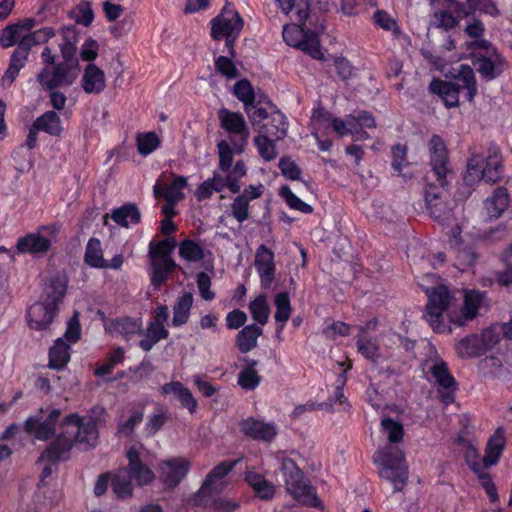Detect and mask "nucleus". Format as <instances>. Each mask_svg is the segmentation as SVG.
Wrapping results in <instances>:
<instances>
[{
  "instance_id": "nucleus-12",
  "label": "nucleus",
  "mask_w": 512,
  "mask_h": 512,
  "mask_svg": "<svg viewBox=\"0 0 512 512\" xmlns=\"http://www.w3.org/2000/svg\"><path fill=\"white\" fill-rule=\"evenodd\" d=\"M97 314L103 322L105 332L112 337L121 336L123 340L129 342L136 336L143 335V321L141 317L118 316L108 318L100 310Z\"/></svg>"
},
{
  "instance_id": "nucleus-3",
  "label": "nucleus",
  "mask_w": 512,
  "mask_h": 512,
  "mask_svg": "<svg viewBox=\"0 0 512 512\" xmlns=\"http://www.w3.org/2000/svg\"><path fill=\"white\" fill-rule=\"evenodd\" d=\"M240 462V459L232 461H222L218 463L206 475L201 487L194 494L193 502L197 507L203 509H210L212 512H234L240 504L234 499L226 497H216L210 500V497L215 493H220L223 490L221 482Z\"/></svg>"
},
{
  "instance_id": "nucleus-4",
  "label": "nucleus",
  "mask_w": 512,
  "mask_h": 512,
  "mask_svg": "<svg viewBox=\"0 0 512 512\" xmlns=\"http://www.w3.org/2000/svg\"><path fill=\"white\" fill-rule=\"evenodd\" d=\"M379 475L389 481L395 492H401L408 482V465L404 451L398 446L386 445L374 454Z\"/></svg>"
},
{
  "instance_id": "nucleus-6",
  "label": "nucleus",
  "mask_w": 512,
  "mask_h": 512,
  "mask_svg": "<svg viewBox=\"0 0 512 512\" xmlns=\"http://www.w3.org/2000/svg\"><path fill=\"white\" fill-rule=\"evenodd\" d=\"M280 471L286 486V490L300 504L319 508L322 502L317 496L315 488L305 479L303 471L296 462L284 457L281 461Z\"/></svg>"
},
{
  "instance_id": "nucleus-62",
  "label": "nucleus",
  "mask_w": 512,
  "mask_h": 512,
  "mask_svg": "<svg viewBox=\"0 0 512 512\" xmlns=\"http://www.w3.org/2000/svg\"><path fill=\"white\" fill-rule=\"evenodd\" d=\"M81 324L79 321L78 312H74L73 316L67 322V327L64 333V338L69 343H76L81 338Z\"/></svg>"
},
{
  "instance_id": "nucleus-37",
  "label": "nucleus",
  "mask_w": 512,
  "mask_h": 512,
  "mask_svg": "<svg viewBox=\"0 0 512 512\" xmlns=\"http://www.w3.org/2000/svg\"><path fill=\"white\" fill-rule=\"evenodd\" d=\"M454 78L460 85V89L466 90V99L472 102L478 91L473 69L469 65L462 64Z\"/></svg>"
},
{
  "instance_id": "nucleus-34",
  "label": "nucleus",
  "mask_w": 512,
  "mask_h": 512,
  "mask_svg": "<svg viewBox=\"0 0 512 512\" xmlns=\"http://www.w3.org/2000/svg\"><path fill=\"white\" fill-rule=\"evenodd\" d=\"M430 373L438 385V391L457 388L456 379L449 371L448 365L444 360L437 359L430 367Z\"/></svg>"
},
{
  "instance_id": "nucleus-18",
  "label": "nucleus",
  "mask_w": 512,
  "mask_h": 512,
  "mask_svg": "<svg viewBox=\"0 0 512 512\" xmlns=\"http://www.w3.org/2000/svg\"><path fill=\"white\" fill-rule=\"evenodd\" d=\"M128 460L127 467H123L131 480H135L140 487L149 485L155 478L154 472L142 461L139 451L136 447L131 446L126 452Z\"/></svg>"
},
{
  "instance_id": "nucleus-25",
  "label": "nucleus",
  "mask_w": 512,
  "mask_h": 512,
  "mask_svg": "<svg viewBox=\"0 0 512 512\" xmlns=\"http://www.w3.org/2000/svg\"><path fill=\"white\" fill-rule=\"evenodd\" d=\"M187 185L183 176H174L171 184L156 183L153 192L156 198L162 197L166 202H178L184 199L182 189Z\"/></svg>"
},
{
  "instance_id": "nucleus-16",
  "label": "nucleus",
  "mask_w": 512,
  "mask_h": 512,
  "mask_svg": "<svg viewBox=\"0 0 512 512\" xmlns=\"http://www.w3.org/2000/svg\"><path fill=\"white\" fill-rule=\"evenodd\" d=\"M190 471V462L184 457H172L158 464L159 479L166 488L177 487Z\"/></svg>"
},
{
  "instance_id": "nucleus-49",
  "label": "nucleus",
  "mask_w": 512,
  "mask_h": 512,
  "mask_svg": "<svg viewBox=\"0 0 512 512\" xmlns=\"http://www.w3.org/2000/svg\"><path fill=\"white\" fill-rule=\"evenodd\" d=\"M54 36V31L52 28L45 27L40 30H37L33 33L27 35V37H23V39L18 43L17 47H23L26 51V55H29L30 49L32 46L40 43H44L48 41L51 37Z\"/></svg>"
},
{
  "instance_id": "nucleus-47",
  "label": "nucleus",
  "mask_w": 512,
  "mask_h": 512,
  "mask_svg": "<svg viewBox=\"0 0 512 512\" xmlns=\"http://www.w3.org/2000/svg\"><path fill=\"white\" fill-rule=\"evenodd\" d=\"M481 180L486 182L484 160L482 156L474 155L468 160L464 181L468 185H473L474 183Z\"/></svg>"
},
{
  "instance_id": "nucleus-32",
  "label": "nucleus",
  "mask_w": 512,
  "mask_h": 512,
  "mask_svg": "<svg viewBox=\"0 0 512 512\" xmlns=\"http://www.w3.org/2000/svg\"><path fill=\"white\" fill-rule=\"evenodd\" d=\"M467 464L471 471L477 476L479 484L481 488L485 491L489 501L492 504L498 503L500 498L492 476L489 473L484 472L482 470L480 463L478 461H473L472 463L467 461Z\"/></svg>"
},
{
  "instance_id": "nucleus-14",
  "label": "nucleus",
  "mask_w": 512,
  "mask_h": 512,
  "mask_svg": "<svg viewBox=\"0 0 512 512\" xmlns=\"http://www.w3.org/2000/svg\"><path fill=\"white\" fill-rule=\"evenodd\" d=\"M219 120L222 128L237 137L231 140L234 150L243 153L249 138V129L243 115L223 108L219 111Z\"/></svg>"
},
{
  "instance_id": "nucleus-35",
  "label": "nucleus",
  "mask_w": 512,
  "mask_h": 512,
  "mask_svg": "<svg viewBox=\"0 0 512 512\" xmlns=\"http://www.w3.org/2000/svg\"><path fill=\"white\" fill-rule=\"evenodd\" d=\"M274 304L276 307L274 314L276 332L280 333L291 316L292 308L289 294L287 292L277 293L274 299Z\"/></svg>"
},
{
  "instance_id": "nucleus-26",
  "label": "nucleus",
  "mask_w": 512,
  "mask_h": 512,
  "mask_svg": "<svg viewBox=\"0 0 512 512\" xmlns=\"http://www.w3.org/2000/svg\"><path fill=\"white\" fill-rule=\"evenodd\" d=\"M258 132L272 137V139L283 140L287 136L288 121L278 110L270 112V118L264 125L259 126Z\"/></svg>"
},
{
  "instance_id": "nucleus-29",
  "label": "nucleus",
  "mask_w": 512,
  "mask_h": 512,
  "mask_svg": "<svg viewBox=\"0 0 512 512\" xmlns=\"http://www.w3.org/2000/svg\"><path fill=\"white\" fill-rule=\"evenodd\" d=\"M26 51L23 47H16L14 50L8 69L5 71L4 75L1 78V86L3 88H9L16 77L18 76L20 70L24 67L28 56L25 54Z\"/></svg>"
},
{
  "instance_id": "nucleus-45",
  "label": "nucleus",
  "mask_w": 512,
  "mask_h": 512,
  "mask_svg": "<svg viewBox=\"0 0 512 512\" xmlns=\"http://www.w3.org/2000/svg\"><path fill=\"white\" fill-rule=\"evenodd\" d=\"M35 128L44 131L52 136L62 133L60 116L55 111H47L34 121Z\"/></svg>"
},
{
  "instance_id": "nucleus-24",
  "label": "nucleus",
  "mask_w": 512,
  "mask_h": 512,
  "mask_svg": "<svg viewBox=\"0 0 512 512\" xmlns=\"http://www.w3.org/2000/svg\"><path fill=\"white\" fill-rule=\"evenodd\" d=\"M430 215L443 225L451 226V236L453 238L451 242L457 245L459 243L458 238L461 234V228L457 222L454 210L447 208V206L441 202H436L434 207L430 209Z\"/></svg>"
},
{
  "instance_id": "nucleus-54",
  "label": "nucleus",
  "mask_w": 512,
  "mask_h": 512,
  "mask_svg": "<svg viewBox=\"0 0 512 512\" xmlns=\"http://www.w3.org/2000/svg\"><path fill=\"white\" fill-rule=\"evenodd\" d=\"M28 34H25L20 26L17 23L6 26L0 35V44L3 48L12 47L23 39V37H27Z\"/></svg>"
},
{
  "instance_id": "nucleus-51",
  "label": "nucleus",
  "mask_w": 512,
  "mask_h": 512,
  "mask_svg": "<svg viewBox=\"0 0 512 512\" xmlns=\"http://www.w3.org/2000/svg\"><path fill=\"white\" fill-rule=\"evenodd\" d=\"M124 354L125 351L122 347L115 348L108 354L107 361L95 368L94 374L98 377L110 374L116 365L123 362Z\"/></svg>"
},
{
  "instance_id": "nucleus-53",
  "label": "nucleus",
  "mask_w": 512,
  "mask_h": 512,
  "mask_svg": "<svg viewBox=\"0 0 512 512\" xmlns=\"http://www.w3.org/2000/svg\"><path fill=\"white\" fill-rule=\"evenodd\" d=\"M234 95L244 104L245 111H249V107H253L255 95L250 82L246 79L235 83L233 87Z\"/></svg>"
},
{
  "instance_id": "nucleus-41",
  "label": "nucleus",
  "mask_w": 512,
  "mask_h": 512,
  "mask_svg": "<svg viewBox=\"0 0 512 512\" xmlns=\"http://www.w3.org/2000/svg\"><path fill=\"white\" fill-rule=\"evenodd\" d=\"M192 305L193 295L191 293L185 292L178 298L173 306L172 325L174 327H180L188 322Z\"/></svg>"
},
{
  "instance_id": "nucleus-61",
  "label": "nucleus",
  "mask_w": 512,
  "mask_h": 512,
  "mask_svg": "<svg viewBox=\"0 0 512 512\" xmlns=\"http://www.w3.org/2000/svg\"><path fill=\"white\" fill-rule=\"evenodd\" d=\"M434 24L438 28L450 30L459 24V20L446 8L434 12Z\"/></svg>"
},
{
  "instance_id": "nucleus-55",
  "label": "nucleus",
  "mask_w": 512,
  "mask_h": 512,
  "mask_svg": "<svg viewBox=\"0 0 512 512\" xmlns=\"http://www.w3.org/2000/svg\"><path fill=\"white\" fill-rule=\"evenodd\" d=\"M358 352L368 361L377 363L380 358L378 345L370 339L358 337L356 340Z\"/></svg>"
},
{
  "instance_id": "nucleus-17",
  "label": "nucleus",
  "mask_w": 512,
  "mask_h": 512,
  "mask_svg": "<svg viewBox=\"0 0 512 512\" xmlns=\"http://www.w3.org/2000/svg\"><path fill=\"white\" fill-rule=\"evenodd\" d=\"M59 313V307L52 303L42 300L33 303L27 310L26 318L28 326L36 331H45Z\"/></svg>"
},
{
  "instance_id": "nucleus-44",
  "label": "nucleus",
  "mask_w": 512,
  "mask_h": 512,
  "mask_svg": "<svg viewBox=\"0 0 512 512\" xmlns=\"http://www.w3.org/2000/svg\"><path fill=\"white\" fill-rule=\"evenodd\" d=\"M330 126L340 137L352 135L355 140L368 138L367 132L360 131L354 127V118L351 114L347 115L345 120L334 117L330 123Z\"/></svg>"
},
{
  "instance_id": "nucleus-5",
  "label": "nucleus",
  "mask_w": 512,
  "mask_h": 512,
  "mask_svg": "<svg viewBox=\"0 0 512 512\" xmlns=\"http://www.w3.org/2000/svg\"><path fill=\"white\" fill-rule=\"evenodd\" d=\"M424 292L427 296L424 318L435 333L450 334L452 332L450 318L453 317L448 316L446 319L444 313L454 299L452 292L445 284L428 287Z\"/></svg>"
},
{
  "instance_id": "nucleus-19",
  "label": "nucleus",
  "mask_w": 512,
  "mask_h": 512,
  "mask_svg": "<svg viewBox=\"0 0 512 512\" xmlns=\"http://www.w3.org/2000/svg\"><path fill=\"white\" fill-rule=\"evenodd\" d=\"M68 277L64 270L50 274L43 285L42 298L52 305L59 307L68 288Z\"/></svg>"
},
{
  "instance_id": "nucleus-11",
  "label": "nucleus",
  "mask_w": 512,
  "mask_h": 512,
  "mask_svg": "<svg viewBox=\"0 0 512 512\" xmlns=\"http://www.w3.org/2000/svg\"><path fill=\"white\" fill-rule=\"evenodd\" d=\"M78 77V68L73 63H58L53 68L45 66L37 75V81L45 90L69 87Z\"/></svg>"
},
{
  "instance_id": "nucleus-7",
  "label": "nucleus",
  "mask_w": 512,
  "mask_h": 512,
  "mask_svg": "<svg viewBox=\"0 0 512 512\" xmlns=\"http://www.w3.org/2000/svg\"><path fill=\"white\" fill-rule=\"evenodd\" d=\"M475 50L472 53V63L477 72L486 81H491L500 76L506 61L497 49L487 40L473 42Z\"/></svg>"
},
{
  "instance_id": "nucleus-22",
  "label": "nucleus",
  "mask_w": 512,
  "mask_h": 512,
  "mask_svg": "<svg viewBox=\"0 0 512 512\" xmlns=\"http://www.w3.org/2000/svg\"><path fill=\"white\" fill-rule=\"evenodd\" d=\"M506 443L507 439L504 427H497L489 437L485 446L484 457L482 459L485 468L495 466L499 463L506 448Z\"/></svg>"
},
{
  "instance_id": "nucleus-50",
  "label": "nucleus",
  "mask_w": 512,
  "mask_h": 512,
  "mask_svg": "<svg viewBox=\"0 0 512 512\" xmlns=\"http://www.w3.org/2000/svg\"><path fill=\"white\" fill-rule=\"evenodd\" d=\"M276 139H272V137L260 134L254 138V144L258 149L260 156L265 161L274 160L277 155V149L275 146Z\"/></svg>"
},
{
  "instance_id": "nucleus-43",
  "label": "nucleus",
  "mask_w": 512,
  "mask_h": 512,
  "mask_svg": "<svg viewBox=\"0 0 512 512\" xmlns=\"http://www.w3.org/2000/svg\"><path fill=\"white\" fill-rule=\"evenodd\" d=\"M381 432L387 436L388 444L396 446L403 441L405 431L403 424L390 416L381 419Z\"/></svg>"
},
{
  "instance_id": "nucleus-39",
  "label": "nucleus",
  "mask_w": 512,
  "mask_h": 512,
  "mask_svg": "<svg viewBox=\"0 0 512 512\" xmlns=\"http://www.w3.org/2000/svg\"><path fill=\"white\" fill-rule=\"evenodd\" d=\"M143 418V407L132 408L129 410V416L127 419L118 421L116 435L119 438H131L135 427L143 421Z\"/></svg>"
},
{
  "instance_id": "nucleus-27",
  "label": "nucleus",
  "mask_w": 512,
  "mask_h": 512,
  "mask_svg": "<svg viewBox=\"0 0 512 512\" xmlns=\"http://www.w3.org/2000/svg\"><path fill=\"white\" fill-rule=\"evenodd\" d=\"M81 82L83 90L88 94H99L106 87L104 72L94 64L86 66Z\"/></svg>"
},
{
  "instance_id": "nucleus-8",
  "label": "nucleus",
  "mask_w": 512,
  "mask_h": 512,
  "mask_svg": "<svg viewBox=\"0 0 512 512\" xmlns=\"http://www.w3.org/2000/svg\"><path fill=\"white\" fill-rule=\"evenodd\" d=\"M243 19L239 13L227 7L211 21V36L214 40L225 39L229 55L235 56L234 43L243 28Z\"/></svg>"
},
{
  "instance_id": "nucleus-21",
  "label": "nucleus",
  "mask_w": 512,
  "mask_h": 512,
  "mask_svg": "<svg viewBox=\"0 0 512 512\" xmlns=\"http://www.w3.org/2000/svg\"><path fill=\"white\" fill-rule=\"evenodd\" d=\"M240 429L245 436L263 442H271L277 435V429L273 423H266L253 417L244 419L240 423Z\"/></svg>"
},
{
  "instance_id": "nucleus-59",
  "label": "nucleus",
  "mask_w": 512,
  "mask_h": 512,
  "mask_svg": "<svg viewBox=\"0 0 512 512\" xmlns=\"http://www.w3.org/2000/svg\"><path fill=\"white\" fill-rule=\"evenodd\" d=\"M160 144V140L155 132L139 134L137 136V148L141 155L152 153Z\"/></svg>"
},
{
  "instance_id": "nucleus-9",
  "label": "nucleus",
  "mask_w": 512,
  "mask_h": 512,
  "mask_svg": "<svg viewBox=\"0 0 512 512\" xmlns=\"http://www.w3.org/2000/svg\"><path fill=\"white\" fill-rule=\"evenodd\" d=\"M61 410L58 408H41L35 415L24 422V431L39 441H47L56 436V427L60 426Z\"/></svg>"
},
{
  "instance_id": "nucleus-15",
  "label": "nucleus",
  "mask_w": 512,
  "mask_h": 512,
  "mask_svg": "<svg viewBox=\"0 0 512 512\" xmlns=\"http://www.w3.org/2000/svg\"><path fill=\"white\" fill-rule=\"evenodd\" d=\"M430 165L432 171L443 188L447 185V175L450 173L449 158L446 145L438 135H433L429 140Z\"/></svg>"
},
{
  "instance_id": "nucleus-10",
  "label": "nucleus",
  "mask_w": 512,
  "mask_h": 512,
  "mask_svg": "<svg viewBox=\"0 0 512 512\" xmlns=\"http://www.w3.org/2000/svg\"><path fill=\"white\" fill-rule=\"evenodd\" d=\"M499 342V336L491 328L484 329L481 333L469 334L455 345L457 355L462 359H471L485 355Z\"/></svg>"
},
{
  "instance_id": "nucleus-38",
  "label": "nucleus",
  "mask_w": 512,
  "mask_h": 512,
  "mask_svg": "<svg viewBox=\"0 0 512 512\" xmlns=\"http://www.w3.org/2000/svg\"><path fill=\"white\" fill-rule=\"evenodd\" d=\"M487 183H496L502 177V156L499 148L491 146L485 161Z\"/></svg>"
},
{
  "instance_id": "nucleus-42",
  "label": "nucleus",
  "mask_w": 512,
  "mask_h": 512,
  "mask_svg": "<svg viewBox=\"0 0 512 512\" xmlns=\"http://www.w3.org/2000/svg\"><path fill=\"white\" fill-rule=\"evenodd\" d=\"M111 218L118 225L128 227L130 223L137 224L140 222L141 213L135 204L128 203L114 209L111 213Z\"/></svg>"
},
{
  "instance_id": "nucleus-52",
  "label": "nucleus",
  "mask_w": 512,
  "mask_h": 512,
  "mask_svg": "<svg viewBox=\"0 0 512 512\" xmlns=\"http://www.w3.org/2000/svg\"><path fill=\"white\" fill-rule=\"evenodd\" d=\"M274 258H255V267L259 273L263 287L271 285L275 275Z\"/></svg>"
},
{
  "instance_id": "nucleus-57",
  "label": "nucleus",
  "mask_w": 512,
  "mask_h": 512,
  "mask_svg": "<svg viewBox=\"0 0 512 512\" xmlns=\"http://www.w3.org/2000/svg\"><path fill=\"white\" fill-rule=\"evenodd\" d=\"M280 195L285 200L287 205L292 209L298 210L306 214H309L313 211L312 206L305 203L299 197H297L288 186H283L280 189Z\"/></svg>"
},
{
  "instance_id": "nucleus-30",
  "label": "nucleus",
  "mask_w": 512,
  "mask_h": 512,
  "mask_svg": "<svg viewBox=\"0 0 512 512\" xmlns=\"http://www.w3.org/2000/svg\"><path fill=\"white\" fill-rule=\"evenodd\" d=\"M263 329L257 324L246 325L236 336V346L241 353H248L257 346V340Z\"/></svg>"
},
{
  "instance_id": "nucleus-40",
  "label": "nucleus",
  "mask_w": 512,
  "mask_h": 512,
  "mask_svg": "<svg viewBox=\"0 0 512 512\" xmlns=\"http://www.w3.org/2000/svg\"><path fill=\"white\" fill-rule=\"evenodd\" d=\"M111 487L118 499L124 500L133 494L131 476L123 468H119L111 479Z\"/></svg>"
},
{
  "instance_id": "nucleus-2",
  "label": "nucleus",
  "mask_w": 512,
  "mask_h": 512,
  "mask_svg": "<svg viewBox=\"0 0 512 512\" xmlns=\"http://www.w3.org/2000/svg\"><path fill=\"white\" fill-rule=\"evenodd\" d=\"M282 12L296 23L283 27V39L292 47L301 49L314 59L323 60L318 32L306 31L302 27L310 11L309 0H276Z\"/></svg>"
},
{
  "instance_id": "nucleus-28",
  "label": "nucleus",
  "mask_w": 512,
  "mask_h": 512,
  "mask_svg": "<svg viewBox=\"0 0 512 512\" xmlns=\"http://www.w3.org/2000/svg\"><path fill=\"white\" fill-rule=\"evenodd\" d=\"M509 205V194L506 188L498 187L493 195L484 202V211L488 218L495 219L501 216Z\"/></svg>"
},
{
  "instance_id": "nucleus-63",
  "label": "nucleus",
  "mask_w": 512,
  "mask_h": 512,
  "mask_svg": "<svg viewBox=\"0 0 512 512\" xmlns=\"http://www.w3.org/2000/svg\"><path fill=\"white\" fill-rule=\"evenodd\" d=\"M168 421V415L162 409L148 417L145 424V431L149 436H154Z\"/></svg>"
},
{
  "instance_id": "nucleus-31",
  "label": "nucleus",
  "mask_w": 512,
  "mask_h": 512,
  "mask_svg": "<svg viewBox=\"0 0 512 512\" xmlns=\"http://www.w3.org/2000/svg\"><path fill=\"white\" fill-rule=\"evenodd\" d=\"M70 352L71 347L63 338L56 339L49 349V367L57 370L64 368L70 361Z\"/></svg>"
},
{
  "instance_id": "nucleus-58",
  "label": "nucleus",
  "mask_w": 512,
  "mask_h": 512,
  "mask_svg": "<svg viewBox=\"0 0 512 512\" xmlns=\"http://www.w3.org/2000/svg\"><path fill=\"white\" fill-rule=\"evenodd\" d=\"M176 245V240L173 237H166L161 241H151L148 256H170Z\"/></svg>"
},
{
  "instance_id": "nucleus-1",
  "label": "nucleus",
  "mask_w": 512,
  "mask_h": 512,
  "mask_svg": "<svg viewBox=\"0 0 512 512\" xmlns=\"http://www.w3.org/2000/svg\"><path fill=\"white\" fill-rule=\"evenodd\" d=\"M60 429V433L52 438L41 454V458L51 463L68 459L75 444H84L88 448L97 444L98 426L93 417L85 420L78 413H70L61 419Z\"/></svg>"
},
{
  "instance_id": "nucleus-46",
  "label": "nucleus",
  "mask_w": 512,
  "mask_h": 512,
  "mask_svg": "<svg viewBox=\"0 0 512 512\" xmlns=\"http://www.w3.org/2000/svg\"><path fill=\"white\" fill-rule=\"evenodd\" d=\"M249 311L252 316V319L261 326H264L269 319L270 315V307L267 302V296L264 293L256 296L249 303Z\"/></svg>"
},
{
  "instance_id": "nucleus-20",
  "label": "nucleus",
  "mask_w": 512,
  "mask_h": 512,
  "mask_svg": "<svg viewBox=\"0 0 512 512\" xmlns=\"http://www.w3.org/2000/svg\"><path fill=\"white\" fill-rule=\"evenodd\" d=\"M486 292L479 290L467 291L464 295L463 307L461 314L457 317L450 318V322L456 326H463L467 321H472L478 316L480 307L483 304Z\"/></svg>"
},
{
  "instance_id": "nucleus-33",
  "label": "nucleus",
  "mask_w": 512,
  "mask_h": 512,
  "mask_svg": "<svg viewBox=\"0 0 512 512\" xmlns=\"http://www.w3.org/2000/svg\"><path fill=\"white\" fill-rule=\"evenodd\" d=\"M144 337L139 341L138 346L145 352H149L161 340L169 337V331L165 326L150 321L147 325Z\"/></svg>"
},
{
  "instance_id": "nucleus-36",
  "label": "nucleus",
  "mask_w": 512,
  "mask_h": 512,
  "mask_svg": "<svg viewBox=\"0 0 512 512\" xmlns=\"http://www.w3.org/2000/svg\"><path fill=\"white\" fill-rule=\"evenodd\" d=\"M247 363L245 367L238 374V385L246 391H252L256 389L260 382L261 376L258 374L256 370V366L258 365V361L255 359L247 358L245 359Z\"/></svg>"
},
{
  "instance_id": "nucleus-23",
  "label": "nucleus",
  "mask_w": 512,
  "mask_h": 512,
  "mask_svg": "<svg viewBox=\"0 0 512 512\" xmlns=\"http://www.w3.org/2000/svg\"><path fill=\"white\" fill-rule=\"evenodd\" d=\"M150 281L155 290H159L174 272L177 265L174 258H150Z\"/></svg>"
},
{
  "instance_id": "nucleus-60",
  "label": "nucleus",
  "mask_w": 512,
  "mask_h": 512,
  "mask_svg": "<svg viewBox=\"0 0 512 512\" xmlns=\"http://www.w3.org/2000/svg\"><path fill=\"white\" fill-rule=\"evenodd\" d=\"M249 201L247 195H238L231 205L232 215L240 223L249 217Z\"/></svg>"
},
{
  "instance_id": "nucleus-48",
  "label": "nucleus",
  "mask_w": 512,
  "mask_h": 512,
  "mask_svg": "<svg viewBox=\"0 0 512 512\" xmlns=\"http://www.w3.org/2000/svg\"><path fill=\"white\" fill-rule=\"evenodd\" d=\"M63 42L60 44L61 54L64 58L63 63H73L76 47L75 42L77 39L76 29L73 26L64 27L62 29Z\"/></svg>"
},
{
  "instance_id": "nucleus-56",
  "label": "nucleus",
  "mask_w": 512,
  "mask_h": 512,
  "mask_svg": "<svg viewBox=\"0 0 512 512\" xmlns=\"http://www.w3.org/2000/svg\"><path fill=\"white\" fill-rule=\"evenodd\" d=\"M70 16L78 24L89 26L94 19V12L91 3L88 1H81L71 12Z\"/></svg>"
},
{
  "instance_id": "nucleus-13",
  "label": "nucleus",
  "mask_w": 512,
  "mask_h": 512,
  "mask_svg": "<svg viewBox=\"0 0 512 512\" xmlns=\"http://www.w3.org/2000/svg\"><path fill=\"white\" fill-rule=\"evenodd\" d=\"M57 232L56 225L41 226L37 232L20 237L16 244V251L19 254L47 253Z\"/></svg>"
},
{
  "instance_id": "nucleus-64",
  "label": "nucleus",
  "mask_w": 512,
  "mask_h": 512,
  "mask_svg": "<svg viewBox=\"0 0 512 512\" xmlns=\"http://www.w3.org/2000/svg\"><path fill=\"white\" fill-rule=\"evenodd\" d=\"M215 68L217 72L229 79L237 78L239 75L236 66L229 57L219 56L215 60Z\"/></svg>"
}]
</instances>
